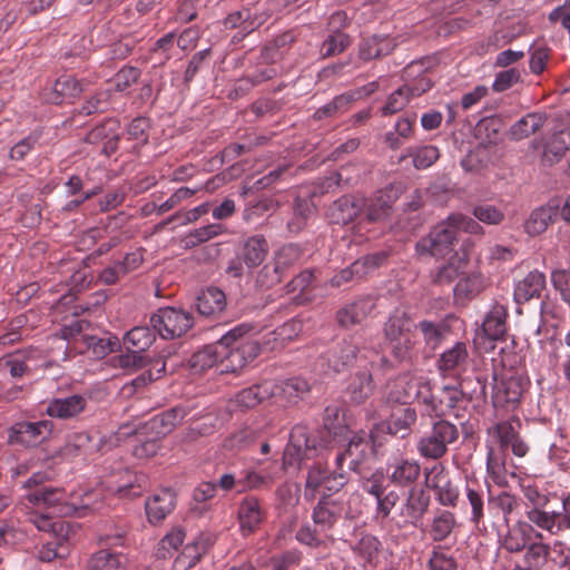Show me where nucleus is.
Wrapping results in <instances>:
<instances>
[{
  "label": "nucleus",
  "instance_id": "f257e3e1",
  "mask_svg": "<svg viewBox=\"0 0 570 570\" xmlns=\"http://www.w3.org/2000/svg\"><path fill=\"white\" fill-rule=\"evenodd\" d=\"M432 381L422 374L404 372L386 385L385 397L389 403H407L417 400L422 405L430 395Z\"/></svg>",
  "mask_w": 570,
  "mask_h": 570
},
{
  "label": "nucleus",
  "instance_id": "f03ea898",
  "mask_svg": "<svg viewBox=\"0 0 570 570\" xmlns=\"http://www.w3.org/2000/svg\"><path fill=\"white\" fill-rule=\"evenodd\" d=\"M459 439V430L448 420L435 421L431 430L417 442V452L424 459L438 460L448 452V446Z\"/></svg>",
  "mask_w": 570,
  "mask_h": 570
},
{
  "label": "nucleus",
  "instance_id": "7ed1b4c3",
  "mask_svg": "<svg viewBox=\"0 0 570 570\" xmlns=\"http://www.w3.org/2000/svg\"><path fill=\"white\" fill-rule=\"evenodd\" d=\"M322 446V442L305 425H295L284 450L283 469L299 468L304 460L315 458Z\"/></svg>",
  "mask_w": 570,
  "mask_h": 570
},
{
  "label": "nucleus",
  "instance_id": "20e7f679",
  "mask_svg": "<svg viewBox=\"0 0 570 570\" xmlns=\"http://www.w3.org/2000/svg\"><path fill=\"white\" fill-rule=\"evenodd\" d=\"M150 323L163 338L168 340L186 334L194 325V316L181 308L164 307L150 317Z\"/></svg>",
  "mask_w": 570,
  "mask_h": 570
},
{
  "label": "nucleus",
  "instance_id": "39448f33",
  "mask_svg": "<svg viewBox=\"0 0 570 570\" xmlns=\"http://www.w3.org/2000/svg\"><path fill=\"white\" fill-rule=\"evenodd\" d=\"M458 234L450 216L446 220L438 224L428 236L422 237L415 245L419 255L444 257L453 249Z\"/></svg>",
  "mask_w": 570,
  "mask_h": 570
},
{
  "label": "nucleus",
  "instance_id": "423d86ee",
  "mask_svg": "<svg viewBox=\"0 0 570 570\" xmlns=\"http://www.w3.org/2000/svg\"><path fill=\"white\" fill-rule=\"evenodd\" d=\"M373 454L371 442L365 434H354L343 452L337 453L335 465L341 472H346L343 468L347 462V469L363 475L366 472V464Z\"/></svg>",
  "mask_w": 570,
  "mask_h": 570
},
{
  "label": "nucleus",
  "instance_id": "0eeeda50",
  "mask_svg": "<svg viewBox=\"0 0 570 570\" xmlns=\"http://www.w3.org/2000/svg\"><path fill=\"white\" fill-rule=\"evenodd\" d=\"M468 404V400L462 390L455 386H443L438 394L433 393V386H430V395L424 401L425 414L430 417H439L450 414Z\"/></svg>",
  "mask_w": 570,
  "mask_h": 570
},
{
  "label": "nucleus",
  "instance_id": "6e6552de",
  "mask_svg": "<svg viewBox=\"0 0 570 570\" xmlns=\"http://www.w3.org/2000/svg\"><path fill=\"white\" fill-rule=\"evenodd\" d=\"M256 326L249 323H242L228 331L222 338L225 353L220 356V372H236L242 370L246 364V355L236 346L237 338L255 332Z\"/></svg>",
  "mask_w": 570,
  "mask_h": 570
},
{
  "label": "nucleus",
  "instance_id": "1a4fd4ad",
  "mask_svg": "<svg viewBox=\"0 0 570 570\" xmlns=\"http://www.w3.org/2000/svg\"><path fill=\"white\" fill-rule=\"evenodd\" d=\"M347 482V473L336 466L332 472L322 463H315L307 472L304 495L314 499L316 491L323 487L328 492L340 491Z\"/></svg>",
  "mask_w": 570,
  "mask_h": 570
},
{
  "label": "nucleus",
  "instance_id": "9d476101",
  "mask_svg": "<svg viewBox=\"0 0 570 570\" xmlns=\"http://www.w3.org/2000/svg\"><path fill=\"white\" fill-rule=\"evenodd\" d=\"M105 445L104 436L97 431L77 432L69 435L61 453L69 459H89L104 451Z\"/></svg>",
  "mask_w": 570,
  "mask_h": 570
},
{
  "label": "nucleus",
  "instance_id": "9b49d317",
  "mask_svg": "<svg viewBox=\"0 0 570 570\" xmlns=\"http://www.w3.org/2000/svg\"><path fill=\"white\" fill-rule=\"evenodd\" d=\"M357 353L358 347L352 340H343L322 355L318 362L325 373H341L356 361Z\"/></svg>",
  "mask_w": 570,
  "mask_h": 570
},
{
  "label": "nucleus",
  "instance_id": "f8f14e48",
  "mask_svg": "<svg viewBox=\"0 0 570 570\" xmlns=\"http://www.w3.org/2000/svg\"><path fill=\"white\" fill-rule=\"evenodd\" d=\"M401 190L390 185L376 191L372 197L363 199V210L368 222L375 223L387 218L393 204L399 199Z\"/></svg>",
  "mask_w": 570,
  "mask_h": 570
},
{
  "label": "nucleus",
  "instance_id": "ddd939ff",
  "mask_svg": "<svg viewBox=\"0 0 570 570\" xmlns=\"http://www.w3.org/2000/svg\"><path fill=\"white\" fill-rule=\"evenodd\" d=\"M53 423L50 420L18 422L11 429L10 440L13 443L35 446L51 433Z\"/></svg>",
  "mask_w": 570,
  "mask_h": 570
},
{
  "label": "nucleus",
  "instance_id": "4468645a",
  "mask_svg": "<svg viewBox=\"0 0 570 570\" xmlns=\"http://www.w3.org/2000/svg\"><path fill=\"white\" fill-rule=\"evenodd\" d=\"M89 399L82 394L56 397L48 402L46 413L53 419H78L88 409Z\"/></svg>",
  "mask_w": 570,
  "mask_h": 570
},
{
  "label": "nucleus",
  "instance_id": "2eb2a0df",
  "mask_svg": "<svg viewBox=\"0 0 570 570\" xmlns=\"http://www.w3.org/2000/svg\"><path fill=\"white\" fill-rule=\"evenodd\" d=\"M562 509L550 513H538L535 520L540 529L551 535L560 537L570 530V492L562 497Z\"/></svg>",
  "mask_w": 570,
  "mask_h": 570
},
{
  "label": "nucleus",
  "instance_id": "dca6fc26",
  "mask_svg": "<svg viewBox=\"0 0 570 570\" xmlns=\"http://www.w3.org/2000/svg\"><path fill=\"white\" fill-rule=\"evenodd\" d=\"M265 20V16L252 12L248 8H244L228 14L224 20V26L226 29H238L233 37V41L235 42L243 40L247 35L261 27Z\"/></svg>",
  "mask_w": 570,
  "mask_h": 570
},
{
  "label": "nucleus",
  "instance_id": "f3484780",
  "mask_svg": "<svg viewBox=\"0 0 570 570\" xmlns=\"http://www.w3.org/2000/svg\"><path fill=\"white\" fill-rule=\"evenodd\" d=\"M430 487L434 490L438 502L443 507L454 508L459 501V489L442 466L431 470Z\"/></svg>",
  "mask_w": 570,
  "mask_h": 570
},
{
  "label": "nucleus",
  "instance_id": "a211bd4d",
  "mask_svg": "<svg viewBox=\"0 0 570 570\" xmlns=\"http://www.w3.org/2000/svg\"><path fill=\"white\" fill-rule=\"evenodd\" d=\"M341 517V508L335 500L324 498L313 510L312 519L314 525L323 533L324 538L334 541V537L330 533L334 524Z\"/></svg>",
  "mask_w": 570,
  "mask_h": 570
},
{
  "label": "nucleus",
  "instance_id": "6ab92c4d",
  "mask_svg": "<svg viewBox=\"0 0 570 570\" xmlns=\"http://www.w3.org/2000/svg\"><path fill=\"white\" fill-rule=\"evenodd\" d=\"M175 504V493L170 489L158 490L146 501L145 504L148 521L153 524L163 522L174 510Z\"/></svg>",
  "mask_w": 570,
  "mask_h": 570
},
{
  "label": "nucleus",
  "instance_id": "aec40b11",
  "mask_svg": "<svg viewBox=\"0 0 570 570\" xmlns=\"http://www.w3.org/2000/svg\"><path fill=\"white\" fill-rule=\"evenodd\" d=\"M265 519V511L255 497H246L238 508V522L244 535L255 532Z\"/></svg>",
  "mask_w": 570,
  "mask_h": 570
},
{
  "label": "nucleus",
  "instance_id": "412c9836",
  "mask_svg": "<svg viewBox=\"0 0 570 570\" xmlns=\"http://www.w3.org/2000/svg\"><path fill=\"white\" fill-rule=\"evenodd\" d=\"M269 252V245L264 235L256 234L244 239L238 257L248 267L259 266Z\"/></svg>",
  "mask_w": 570,
  "mask_h": 570
},
{
  "label": "nucleus",
  "instance_id": "4be33fe9",
  "mask_svg": "<svg viewBox=\"0 0 570 570\" xmlns=\"http://www.w3.org/2000/svg\"><path fill=\"white\" fill-rule=\"evenodd\" d=\"M429 505L430 495L423 489L411 488L400 513L407 523L416 525L426 513Z\"/></svg>",
  "mask_w": 570,
  "mask_h": 570
},
{
  "label": "nucleus",
  "instance_id": "5701e85b",
  "mask_svg": "<svg viewBox=\"0 0 570 570\" xmlns=\"http://www.w3.org/2000/svg\"><path fill=\"white\" fill-rule=\"evenodd\" d=\"M558 214L559 203L557 200H550L546 205L531 212L524 223V230L531 236L540 235L556 219Z\"/></svg>",
  "mask_w": 570,
  "mask_h": 570
},
{
  "label": "nucleus",
  "instance_id": "b1692460",
  "mask_svg": "<svg viewBox=\"0 0 570 570\" xmlns=\"http://www.w3.org/2000/svg\"><path fill=\"white\" fill-rule=\"evenodd\" d=\"M421 466L415 460L397 459L387 464V474L392 483L410 487L420 476Z\"/></svg>",
  "mask_w": 570,
  "mask_h": 570
},
{
  "label": "nucleus",
  "instance_id": "393cba45",
  "mask_svg": "<svg viewBox=\"0 0 570 570\" xmlns=\"http://www.w3.org/2000/svg\"><path fill=\"white\" fill-rule=\"evenodd\" d=\"M28 500L36 505H43L52 510V513L66 514L69 507L65 504L66 494L62 489L40 488L28 494Z\"/></svg>",
  "mask_w": 570,
  "mask_h": 570
},
{
  "label": "nucleus",
  "instance_id": "a878e982",
  "mask_svg": "<svg viewBox=\"0 0 570 570\" xmlns=\"http://www.w3.org/2000/svg\"><path fill=\"white\" fill-rule=\"evenodd\" d=\"M375 308L371 297H362L337 312V322L345 327L361 324Z\"/></svg>",
  "mask_w": 570,
  "mask_h": 570
},
{
  "label": "nucleus",
  "instance_id": "bb28decb",
  "mask_svg": "<svg viewBox=\"0 0 570 570\" xmlns=\"http://www.w3.org/2000/svg\"><path fill=\"white\" fill-rule=\"evenodd\" d=\"M416 420L417 413L415 409L406 406L393 411L383 425L389 434L405 438L410 434Z\"/></svg>",
  "mask_w": 570,
  "mask_h": 570
},
{
  "label": "nucleus",
  "instance_id": "cd10ccee",
  "mask_svg": "<svg viewBox=\"0 0 570 570\" xmlns=\"http://www.w3.org/2000/svg\"><path fill=\"white\" fill-rule=\"evenodd\" d=\"M533 525L534 524L531 522L527 523L520 521L509 528L502 539L503 549L511 553L523 551L531 539V534H534L537 531L534 530Z\"/></svg>",
  "mask_w": 570,
  "mask_h": 570
},
{
  "label": "nucleus",
  "instance_id": "c85d7f7f",
  "mask_svg": "<svg viewBox=\"0 0 570 570\" xmlns=\"http://www.w3.org/2000/svg\"><path fill=\"white\" fill-rule=\"evenodd\" d=\"M544 287V274L539 271H532L515 284L513 293L514 299L518 303H524L534 297H539Z\"/></svg>",
  "mask_w": 570,
  "mask_h": 570
},
{
  "label": "nucleus",
  "instance_id": "c756f323",
  "mask_svg": "<svg viewBox=\"0 0 570 570\" xmlns=\"http://www.w3.org/2000/svg\"><path fill=\"white\" fill-rule=\"evenodd\" d=\"M213 542L210 534L200 533L190 543H187L184 547L181 553L176 558V564L185 568L194 567L206 553Z\"/></svg>",
  "mask_w": 570,
  "mask_h": 570
},
{
  "label": "nucleus",
  "instance_id": "7c9ffc66",
  "mask_svg": "<svg viewBox=\"0 0 570 570\" xmlns=\"http://www.w3.org/2000/svg\"><path fill=\"white\" fill-rule=\"evenodd\" d=\"M309 391V384L302 377H293L285 381H273V397L284 402H296Z\"/></svg>",
  "mask_w": 570,
  "mask_h": 570
},
{
  "label": "nucleus",
  "instance_id": "2f4dec72",
  "mask_svg": "<svg viewBox=\"0 0 570 570\" xmlns=\"http://www.w3.org/2000/svg\"><path fill=\"white\" fill-rule=\"evenodd\" d=\"M363 210V199L353 196H343L335 200L331 207V217L335 224H348Z\"/></svg>",
  "mask_w": 570,
  "mask_h": 570
},
{
  "label": "nucleus",
  "instance_id": "473e14b6",
  "mask_svg": "<svg viewBox=\"0 0 570 570\" xmlns=\"http://www.w3.org/2000/svg\"><path fill=\"white\" fill-rule=\"evenodd\" d=\"M223 353H225V347L224 344H220L219 340L195 352L189 360V365L196 373L204 372L216 365L220 366Z\"/></svg>",
  "mask_w": 570,
  "mask_h": 570
},
{
  "label": "nucleus",
  "instance_id": "72a5a7b5",
  "mask_svg": "<svg viewBox=\"0 0 570 570\" xmlns=\"http://www.w3.org/2000/svg\"><path fill=\"white\" fill-rule=\"evenodd\" d=\"M269 399H273V381H264L243 389L237 393L235 401L239 407L252 409Z\"/></svg>",
  "mask_w": 570,
  "mask_h": 570
},
{
  "label": "nucleus",
  "instance_id": "f704fd0d",
  "mask_svg": "<svg viewBox=\"0 0 570 570\" xmlns=\"http://www.w3.org/2000/svg\"><path fill=\"white\" fill-rule=\"evenodd\" d=\"M196 307L200 315L216 316L226 307L225 293L217 287H208L197 296Z\"/></svg>",
  "mask_w": 570,
  "mask_h": 570
},
{
  "label": "nucleus",
  "instance_id": "c9c22d12",
  "mask_svg": "<svg viewBox=\"0 0 570 570\" xmlns=\"http://www.w3.org/2000/svg\"><path fill=\"white\" fill-rule=\"evenodd\" d=\"M507 307L502 304H494L483 321L484 334L493 341L501 340L507 333Z\"/></svg>",
  "mask_w": 570,
  "mask_h": 570
},
{
  "label": "nucleus",
  "instance_id": "e433bc0d",
  "mask_svg": "<svg viewBox=\"0 0 570 570\" xmlns=\"http://www.w3.org/2000/svg\"><path fill=\"white\" fill-rule=\"evenodd\" d=\"M468 356L466 345L458 342L440 355L436 366L442 374L460 371L465 366Z\"/></svg>",
  "mask_w": 570,
  "mask_h": 570
},
{
  "label": "nucleus",
  "instance_id": "4c0bfd02",
  "mask_svg": "<svg viewBox=\"0 0 570 570\" xmlns=\"http://www.w3.org/2000/svg\"><path fill=\"white\" fill-rule=\"evenodd\" d=\"M415 325L410 316L401 309H395L384 324V337L387 342L413 334Z\"/></svg>",
  "mask_w": 570,
  "mask_h": 570
},
{
  "label": "nucleus",
  "instance_id": "58836bf2",
  "mask_svg": "<svg viewBox=\"0 0 570 570\" xmlns=\"http://www.w3.org/2000/svg\"><path fill=\"white\" fill-rule=\"evenodd\" d=\"M456 527L455 514L449 510H438L430 523L429 535L435 542L445 541Z\"/></svg>",
  "mask_w": 570,
  "mask_h": 570
},
{
  "label": "nucleus",
  "instance_id": "ea45409f",
  "mask_svg": "<svg viewBox=\"0 0 570 570\" xmlns=\"http://www.w3.org/2000/svg\"><path fill=\"white\" fill-rule=\"evenodd\" d=\"M533 538L537 541L528 543L524 553V562L529 569L540 570L548 562L551 548L549 544L542 542L543 534L541 532L535 531Z\"/></svg>",
  "mask_w": 570,
  "mask_h": 570
},
{
  "label": "nucleus",
  "instance_id": "a19ab883",
  "mask_svg": "<svg viewBox=\"0 0 570 570\" xmlns=\"http://www.w3.org/2000/svg\"><path fill=\"white\" fill-rule=\"evenodd\" d=\"M374 391L372 373L364 370L354 374L347 386V394L353 403L361 404L367 400Z\"/></svg>",
  "mask_w": 570,
  "mask_h": 570
},
{
  "label": "nucleus",
  "instance_id": "79ce46f5",
  "mask_svg": "<svg viewBox=\"0 0 570 570\" xmlns=\"http://www.w3.org/2000/svg\"><path fill=\"white\" fill-rule=\"evenodd\" d=\"M314 212L315 207L311 199L296 197L292 216L286 224L288 232L294 235L301 233L306 227Z\"/></svg>",
  "mask_w": 570,
  "mask_h": 570
},
{
  "label": "nucleus",
  "instance_id": "37998d69",
  "mask_svg": "<svg viewBox=\"0 0 570 570\" xmlns=\"http://www.w3.org/2000/svg\"><path fill=\"white\" fill-rule=\"evenodd\" d=\"M464 494L471 507L470 522L479 527L484 518V491L476 480L466 481Z\"/></svg>",
  "mask_w": 570,
  "mask_h": 570
},
{
  "label": "nucleus",
  "instance_id": "c03bdc74",
  "mask_svg": "<svg viewBox=\"0 0 570 570\" xmlns=\"http://www.w3.org/2000/svg\"><path fill=\"white\" fill-rule=\"evenodd\" d=\"M81 92L80 82L72 76L65 75L56 80L49 99L52 104L58 105L78 97Z\"/></svg>",
  "mask_w": 570,
  "mask_h": 570
},
{
  "label": "nucleus",
  "instance_id": "a18cd8bd",
  "mask_svg": "<svg viewBox=\"0 0 570 570\" xmlns=\"http://www.w3.org/2000/svg\"><path fill=\"white\" fill-rule=\"evenodd\" d=\"M126 557L102 549L94 553L87 561L89 570H126Z\"/></svg>",
  "mask_w": 570,
  "mask_h": 570
},
{
  "label": "nucleus",
  "instance_id": "49530a36",
  "mask_svg": "<svg viewBox=\"0 0 570 570\" xmlns=\"http://www.w3.org/2000/svg\"><path fill=\"white\" fill-rule=\"evenodd\" d=\"M69 553L67 534H50V539L38 550V558L43 562L62 559Z\"/></svg>",
  "mask_w": 570,
  "mask_h": 570
},
{
  "label": "nucleus",
  "instance_id": "de8ad7c7",
  "mask_svg": "<svg viewBox=\"0 0 570 570\" xmlns=\"http://www.w3.org/2000/svg\"><path fill=\"white\" fill-rule=\"evenodd\" d=\"M415 330L420 331L426 347L431 350L439 347L449 332V327L444 322H433L429 320L419 322L415 325Z\"/></svg>",
  "mask_w": 570,
  "mask_h": 570
},
{
  "label": "nucleus",
  "instance_id": "09e8293b",
  "mask_svg": "<svg viewBox=\"0 0 570 570\" xmlns=\"http://www.w3.org/2000/svg\"><path fill=\"white\" fill-rule=\"evenodd\" d=\"M155 338V330L148 326H136L126 333L124 344L128 350L144 352L151 346Z\"/></svg>",
  "mask_w": 570,
  "mask_h": 570
},
{
  "label": "nucleus",
  "instance_id": "8fccbe9b",
  "mask_svg": "<svg viewBox=\"0 0 570 570\" xmlns=\"http://www.w3.org/2000/svg\"><path fill=\"white\" fill-rule=\"evenodd\" d=\"M491 145H470L461 166L465 171H478L491 161Z\"/></svg>",
  "mask_w": 570,
  "mask_h": 570
},
{
  "label": "nucleus",
  "instance_id": "3c124183",
  "mask_svg": "<svg viewBox=\"0 0 570 570\" xmlns=\"http://www.w3.org/2000/svg\"><path fill=\"white\" fill-rule=\"evenodd\" d=\"M544 121L546 117L540 114H528L511 127V138L514 140L527 139L542 128Z\"/></svg>",
  "mask_w": 570,
  "mask_h": 570
},
{
  "label": "nucleus",
  "instance_id": "603ef678",
  "mask_svg": "<svg viewBox=\"0 0 570 570\" xmlns=\"http://www.w3.org/2000/svg\"><path fill=\"white\" fill-rule=\"evenodd\" d=\"M29 355L26 352H16L0 357V373H9L11 377H22L30 372Z\"/></svg>",
  "mask_w": 570,
  "mask_h": 570
},
{
  "label": "nucleus",
  "instance_id": "864d4df0",
  "mask_svg": "<svg viewBox=\"0 0 570 570\" xmlns=\"http://www.w3.org/2000/svg\"><path fill=\"white\" fill-rule=\"evenodd\" d=\"M523 494L532 505L525 512L527 519L540 529V524L535 520V517L538 513H550V510L547 509L550 499L547 494L541 493L535 487L530 485L524 488Z\"/></svg>",
  "mask_w": 570,
  "mask_h": 570
},
{
  "label": "nucleus",
  "instance_id": "5fc2aeb1",
  "mask_svg": "<svg viewBox=\"0 0 570 570\" xmlns=\"http://www.w3.org/2000/svg\"><path fill=\"white\" fill-rule=\"evenodd\" d=\"M380 540L373 534H363L353 547L354 553L364 561V566H373L381 550Z\"/></svg>",
  "mask_w": 570,
  "mask_h": 570
},
{
  "label": "nucleus",
  "instance_id": "6e6d98bb",
  "mask_svg": "<svg viewBox=\"0 0 570 570\" xmlns=\"http://www.w3.org/2000/svg\"><path fill=\"white\" fill-rule=\"evenodd\" d=\"M226 232V228L223 224L214 223L208 224L206 226H202L188 233L183 242L185 247L191 248L196 247L205 242H208Z\"/></svg>",
  "mask_w": 570,
  "mask_h": 570
},
{
  "label": "nucleus",
  "instance_id": "4d7b16f0",
  "mask_svg": "<svg viewBox=\"0 0 570 570\" xmlns=\"http://www.w3.org/2000/svg\"><path fill=\"white\" fill-rule=\"evenodd\" d=\"M389 343L391 345V355L399 363H412L416 358L414 333Z\"/></svg>",
  "mask_w": 570,
  "mask_h": 570
},
{
  "label": "nucleus",
  "instance_id": "13d9d810",
  "mask_svg": "<svg viewBox=\"0 0 570 570\" xmlns=\"http://www.w3.org/2000/svg\"><path fill=\"white\" fill-rule=\"evenodd\" d=\"M489 511L493 514H502L505 524L510 521V514L518 507V500L514 495L508 492H501L498 495L489 497Z\"/></svg>",
  "mask_w": 570,
  "mask_h": 570
},
{
  "label": "nucleus",
  "instance_id": "bf43d9fd",
  "mask_svg": "<svg viewBox=\"0 0 570 570\" xmlns=\"http://www.w3.org/2000/svg\"><path fill=\"white\" fill-rule=\"evenodd\" d=\"M466 266L465 257L454 256L452 257L448 264L440 267L435 275L433 276L434 283L438 284H450L459 276H461Z\"/></svg>",
  "mask_w": 570,
  "mask_h": 570
},
{
  "label": "nucleus",
  "instance_id": "052dcab7",
  "mask_svg": "<svg viewBox=\"0 0 570 570\" xmlns=\"http://www.w3.org/2000/svg\"><path fill=\"white\" fill-rule=\"evenodd\" d=\"M302 255L299 245L286 244L275 252L273 262L286 275V272L301 261Z\"/></svg>",
  "mask_w": 570,
  "mask_h": 570
},
{
  "label": "nucleus",
  "instance_id": "680f3d73",
  "mask_svg": "<svg viewBox=\"0 0 570 570\" xmlns=\"http://www.w3.org/2000/svg\"><path fill=\"white\" fill-rule=\"evenodd\" d=\"M277 202L268 196H261L255 199H250L246 203L244 209V219L246 222H253L264 214L274 210L277 207Z\"/></svg>",
  "mask_w": 570,
  "mask_h": 570
},
{
  "label": "nucleus",
  "instance_id": "e2e57ef3",
  "mask_svg": "<svg viewBox=\"0 0 570 570\" xmlns=\"http://www.w3.org/2000/svg\"><path fill=\"white\" fill-rule=\"evenodd\" d=\"M185 539V532L181 528H174L158 543L156 556L160 559H167L177 551Z\"/></svg>",
  "mask_w": 570,
  "mask_h": 570
},
{
  "label": "nucleus",
  "instance_id": "0e129e2a",
  "mask_svg": "<svg viewBox=\"0 0 570 570\" xmlns=\"http://www.w3.org/2000/svg\"><path fill=\"white\" fill-rule=\"evenodd\" d=\"M407 87L404 85L394 90L387 97L385 104L381 108L382 116H391L403 110L411 100Z\"/></svg>",
  "mask_w": 570,
  "mask_h": 570
},
{
  "label": "nucleus",
  "instance_id": "69168bd1",
  "mask_svg": "<svg viewBox=\"0 0 570 570\" xmlns=\"http://www.w3.org/2000/svg\"><path fill=\"white\" fill-rule=\"evenodd\" d=\"M273 481V475H263L254 470H247L239 475V493L269 488Z\"/></svg>",
  "mask_w": 570,
  "mask_h": 570
},
{
  "label": "nucleus",
  "instance_id": "338daca9",
  "mask_svg": "<svg viewBox=\"0 0 570 570\" xmlns=\"http://www.w3.org/2000/svg\"><path fill=\"white\" fill-rule=\"evenodd\" d=\"M484 287V278L479 273L469 274L461 278L455 287L456 296L470 297L479 294Z\"/></svg>",
  "mask_w": 570,
  "mask_h": 570
},
{
  "label": "nucleus",
  "instance_id": "774afa93",
  "mask_svg": "<svg viewBox=\"0 0 570 570\" xmlns=\"http://www.w3.org/2000/svg\"><path fill=\"white\" fill-rule=\"evenodd\" d=\"M284 276L285 274L272 261L258 271L256 275V285L261 288L267 289L281 283Z\"/></svg>",
  "mask_w": 570,
  "mask_h": 570
}]
</instances>
